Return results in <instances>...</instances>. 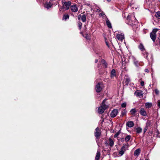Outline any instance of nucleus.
Returning a JSON list of instances; mask_svg holds the SVG:
<instances>
[{
	"label": "nucleus",
	"instance_id": "49",
	"mask_svg": "<svg viewBox=\"0 0 160 160\" xmlns=\"http://www.w3.org/2000/svg\"><path fill=\"white\" fill-rule=\"evenodd\" d=\"M98 62V60L97 59H96L95 60V63H97Z\"/></svg>",
	"mask_w": 160,
	"mask_h": 160
},
{
	"label": "nucleus",
	"instance_id": "26",
	"mask_svg": "<svg viewBox=\"0 0 160 160\" xmlns=\"http://www.w3.org/2000/svg\"><path fill=\"white\" fill-rule=\"evenodd\" d=\"M81 19L82 21L83 22H85L86 21V16L85 15H83L81 17Z\"/></svg>",
	"mask_w": 160,
	"mask_h": 160
},
{
	"label": "nucleus",
	"instance_id": "51",
	"mask_svg": "<svg viewBox=\"0 0 160 160\" xmlns=\"http://www.w3.org/2000/svg\"><path fill=\"white\" fill-rule=\"evenodd\" d=\"M62 8H60L59 10L60 11H61V10H62Z\"/></svg>",
	"mask_w": 160,
	"mask_h": 160
},
{
	"label": "nucleus",
	"instance_id": "55",
	"mask_svg": "<svg viewBox=\"0 0 160 160\" xmlns=\"http://www.w3.org/2000/svg\"><path fill=\"white\" fill-rule=\"evenodd\" d=\"M108 2H110V0H106Z\"/></svg>",
	"mask_w": 160,
	"mask_h": 160
},
{
	"label": "nucleus",
	"instance_id": "7",
	"mask_svg": "<svg viewBox=\"0 0 160 160\" xmlns=\"http://www.w3.org/2000/svg\"><path fill=\"white\" fill-rule=\"evenodd\" d=\"M44 7L47 9H48L51 8L52 6V4L51 3L50 1H46L43 3Z\"/></svg>",
	"mask_w": 160,
	"mask_h": 160
},
{
	"label": "nucleus",
	"instance_id": "25",
	"mask_svg": "<svg viewBox=\"0 0 160 160\" xmlns=\"http://www.w3.org/2000/svg\"><path fill=\"white\" fill-rule=\"evenodd\" d=\"M109 145L111 147H112L114 144V142L111 138L109 139Z\"/></svg>",
	"mask_w": 160,
	"mask_h": 160
},
{
	"label": "nucleus",
	"instance_id": "3",
	"mask_svg": "<svg viewBox=\"0 0 160 160\" xmlns=\"http://www.w3.org/2000/svg\"><path fill=\"white\" fill-rule=\"evenodd\" d=\"M102 89V84L101 82H98L96 85L95 90L97 92H100Z\"/></svg>",
	"mask_w": 160,
	"mask_h": 160
},
{
	"label": "nucleus",
	"instance_id": "8",
	"mask_svg": "<svg viewBox=\"0 0 160 160\" xmlns=\"http://www.w3.org/2000/svg\"><path fill=\"white\" fill-rule=\"evenodd\" d=\"M116 37L118 40H123L125 39L124 34L122 33L118 34L116 35Z\"/></svg>",
	"mask_w": 160,
	"mask_h": 160
},
{
	"label": "nucleus",
	"instance_id": "2",
	"mask_svg": "<svg viewBox=\"0 0 160 160\" xmlns=\"http://www.w3.org/2000/svg\"><path fill=\"white\" fill-rule=\"evenodd\" d=\"M159 30V29L157 28H154L152 32L150 33V37L152 40H155L156 38V33Z\"/></svg>",
	"mask_w": 160,
	"mask_h": 160
},
{
	"label": "nucleus",
	"instance_id": "30",
	"mask_svg": "<svg viewBox=\"0 0 160 160\" xmlns=\"http://www.w3.org/2000/svg\"><path fill=\"white\" fill-rule=\"evenodd\" d=\"M155 133H156V135L158 137L160 138V133L159 132V131L158 129H156L154 131Z\"/></svg>",
	"mask_w": 160,
	"mask_h": 160
},
{
	"label": "nucleus",
	"instance_id": "42",
	"mask_svg": "<svg viewBox=\"0 0 160 160\" xmlns=\"http://www.w3.org/2000/svg\"><path fill=\"white\" fill-rule=\"evenodd\" d=\"M96 11L97 12H101V9H100V8H98V9H97Z\"/></svg>",
	"mask_w": 160,
	"mask_h": 160
},
{
	"label": "nucleus",
	"instance_id": "19",
	"mask_svg": "<svg viewBox=\"0 0 160 160\" xmlns=\"http://www.w3.org/2000/svg\"><path fill=\"white\" fill-rule=\"evenodd\" d=\"M104 109L101 106L99 107L98 109V112L101 114L103 113L104 112Z\"/></svg>",
	"mask_w": 160,
	"mask_h": 160
},
{
	"label": "nucleus",
	"instance_id": "5",
	"mask_svg": "<svg viewBox=\"0 0 160 160\" xmlns=\"http://www.w3.org/2000/svg\"><path fill=\"white\" fill-rule=\"evenodd\" d=\"M95 136L97 139H99V137L101 136V133L100 128H97L95 130Z\"/></svg>",
	"mask_w": 160,
	"mask_h": 160
},
{
	"label": "nucleus",
	"instance_id": "50",
	"mask_svg": "<svg viewBox=\"0 0 160 160\" xmlns=\"http://www.w3.org/2000/svg\"><path fill=\"white\" fill-rule=\"evenodd\" d=\"M81 24H82L81 23H80L79 24V27H81Z\"/></svg>",
	"mask_w": 160,
	"mask_h": 160
},
{
	"label": "nucleus",
	"instance_id": "56",
	"mask_svg": "<svg viewBox=\"0 0 160 160\" xmlns=\"http://www.w3.org/2000/svg\"><path fill=\"white\" fill-rule=\"evenodd\" d=\"M145 160H148V159H145Z\"/></svg>",
	"mask_w": 160,
	"mask_h": 160
},
{
	"label": "nucleus",
	"instance_id": "12",
	"mask_svg": "<svg viewBox=\"0 0 160 160\" xmlns=\"http://www.w3.org/2000/svg\"><path fill=\"white\" fill-rule=\"evenodd\" d=\"M141 115L145 117L148 116V114L147 112L143 108L141 109Z\"/></svg>",
	"mask_w": 160,
	"mask_h": 160
},
{
	"label": "nucleus",
	"instance_id": "46",
	"mask_svg": "<svg viewBox=\"0 0 160 160\" xmlns=\"http://www.w3.org/2000/svg\"><path fill=\"white\" fill-rule=\"evenodd\" d=\"M145 71L147 72H149V70L147 68H146L145 69Z\"/></svg>",
	"mask_w": 160,
	"mask_h": 160
},
{
	"label": "nucleus",
	"instance_id": "4",
	"mask_svg": "<svg viewBox=\"0 0 160 160\" xmlns=\"http://www.w3.org/2000/svg\"><path fill=\"white\" fill-rule=\"evenodd\" d=\"M62 4L63 5V8L65 10H67L69 8L71 3L70 1H68V2H64L63 1L62 2Z\"/></svg>",
	"mask_w": 160,
	"mask_h": 160
},
{
	"label": "nucleus",
	"instance_id": "48",
	"mask_svg": "<svg viewBox=\"0 0 160 160\" xmlns=\"http://www.w3.org/2000/svg\"><path fill=\"white\" fill-rule=\"evenodd\" d=\"M101 64H98V66H97L98 68H100Z\"/></svg>",
	"mask_w": 160,
	"mask_h": 160
},
{
	"label": "nucleus",
	"instance_id": "52",
	"mask_svg": "<svg viewBox=\"0 0 160 160\" xmlns=\"http://www.w3.org/2000/svg\"><path fill=\"white\" fill-rule=\"evenodd\" d=\"M104 122V119H103L101 123H102Z\"/></svg>",
	"mask_w": 160,
	"mask_h": 160
},
{
	"label": "nucleus",
	"instance_id": "39",
	"mask_svg": "<svg viewBox=\"0 0 160 160\" xmlns=\"http://www.w3.org/2000/svg\"><path fill=\"white\" fill-rule=\"evenodd\" d=\"M157 105L158 107L160 108V100H159L158 101Z\"/></svg>",
	"mask_w": 160,
	"mask_h": 160
},
{
	"label": "nucleus",
	"instance_id": "9",
	"mask_svg": "<svg viewBox=\"0 0 160 160\" xmlns=\"http://www.w3.org/2000/svg\"><path fill=\"white\" fill-rule=\"evenodd\" d=\"M118 113V109H114L111 112V116L112 118H114L117 115Z\"/></svg>",
	"mask_w": 160,
	"mask_h": 160
},
{
	"label": "nucleus",
	"instance_id": "24",
	"mask_svg": "<svg viewBox=\"0 0 160 160\" xmlns=\"http://www.w3.org/2000/svg\"><path fill=\"white\" fill-rule=\"evenodd\" d=\"M137 112V110L135 108L132 109L130 111L131 114L134 116H135V113Z\"/></svg>",
	"mask_w": 160,
	"mask_h": 160
},
{
	"label": "nucleus",
	"instance_id": "37",
	"mask_svg": "<svg viewBox=\"0 0 160 160\" xmlns=\"http://www.w3.org/2000/svg\"><path fill=\"white\" fill-rule=\"evenodd\" d=\"M126 106V102H124L121 104V107L122 108H125Z\"/></svg>",
	"mask_w": 160,
	"mask_h": 160
},
{
	"label": "nucleus",
	"instance_id": "23",
	"mask_svg": "<svg viewBox=\"0 0 160 160\" xmlns=\"http://www.w3.org/2000/svg\"><path fill=\"white\" fill-rule=\"evenodd\" d=\"M128 144H124L123 146L122 147L121 149H123V150L125 151L126 149L128 148Z\"/></svg>",
	"mask_w": 160,
	"mask_h": 160
},
{
	"label": "nucleus",
	"instance_id": "47",
	"mask_svg": "<svg viewBox=\"0 0 160 160\" xmlns=\"http://www.w3.org/2000/svg\"><path fill=\"white\" fill-rule=\"evenodd\" d=\"M158 34L160 35L159 37H158V40H160V32H159L158 33Z\"/></svg>",
	"mask_w": 160,
	"mask_h": 160
},
{
	"label": "nucleus",
	"instance_id": "33",
	"mask_svg": "<svg viewBox=\"0 0 160 160\" xmlns=\"http://www.w3.org/2000/svg\"><path fill=\"white\" fill-rule=\"evenodd\" d=\"M127 111L125 110H124L123 111H122V113H121V115L122 116H123L124 115L126 114V113Z\"/></svg>",
	"mask_w": 160,
	"mask_h": 160
},
{
	"label": "nucleus",
	"instance_id": "45",
	"mask_svg": "<svg viewBox=\"0 0 160 160\" xmlns=\"http://www.w3.org/2000/svg\"><path fill=\"white\" fill-rule=\"evenodd\" d=\"M140 93H141V98H142V95H143L142 91H141V90Z\"/></svg>",
	"mask_w": 160,
	"mask_h": 160
},
{
	"label": "nucleus",
	"instance_id": "20",
	"mask_svg": "<svg viewBox=\"0 0 160 160\" xmlns=\"http://www.w3.org/2000/svg\"><path fill=\"white\" fill-rule=\"evenodd\" d=\"M125 83L126 85H128L130 82V80L129 78H125Z\"/></svg>",
	"mask_w": 160,
	"mask_h": 160
},
{
	"label": "nucleus",
	"instance_id": "16",
	"mask_svg": "<svg viewBox=\"0 0 160 160\" xmlns=\"http://www.w3.org/2000/svg\"><path fill=\"white\" fill-rule=\"evenodd\" d=\"M126 125L129 127H132L133 126L134 123L132 121L128 122L127 123Z\"/></svg>",
	"mask_w": 160,
	"mask_h": 160
},
{
	"label": "nucleus",
	"instance_id": "40",
	"mask_svg": "<svg viewBox=\"0 0 160 160\" xmlns=\"http://www.w3.org/2000/svg\"><path fill=\"white\" fill-rule=\"evenodd\" d=\"M144 85V82L143 81H142L141 82V85L143 86Z\"/></svg>",
	"mask_w": 160,
	"mask_h": 160
},
{
	"label": "nucleus",
	"instance_id": "17",
	"mask_svg": "<svg viewBox=\"0 0 160 160\" xmlns=\"http://www.w3.org/2000/svg\"><path fill=\"white\" fill-rule=\"evenodd\" d=\"M116 76V72L114 69H113L111 72V77L113 78Z\"/></svg>",
	"mask_w": 160,
	"mask_h": 160
},
{
	"label": "nucleus",
	"instance_id": "14",
	"mask_svg": "<svg viewBox=\"0 0 160 160\" xmlns=\"http://www.w3.org/2000/svg\"><path fill=\"white\" fill-rule=\"evenodd\" d=\"M140 153V149L138 148L134 152V155L135 157H138Z\"/></svg>",
	"mask_w": 160,
	"mask_h": 160
},
{
	"label": "nucleus",
	"instance_id": "22",
	"mask_svg": "<svg viewBox=\"0 0 160 160\" xmlns=\"http://www.w3.org/2000/svg\"><path fill=\"white\" fill-rule=\"evenodd\" d=\"M105 43L108 47H109V46L110 44H112L113 46V44L112 42H111V41H105Z\"/></svg>",
	"mask_w": 160,
	"mask_h": 160
},
{
	"label": "nucleus",
	"instance_id": "32",
	"mask_svg": "<svg viewBox=\"0 0 160 160\" xmlns=\"http://www.w3.org/2000/svg\"><path fill=\"white\" fill-rule=\"evenodd\" d=\"M130 136L129 135H128L125 138V141L126 142H128L130 139Z\"/></svg>",
	"mask_w": 160,
	"mask_h": 160
},
{
	"label": "nucleus",
	"instance_id": "53",
	"mask_svg": "<svg viewBox=\"0 0 160 160\" xmlns=\"http://www.w3.org/2000/svg\"><path fill=\"white\" fill-rule=\"evenodd\" d=\"M101 69V68H99L98 69V70L99 71H100Z\"/></svg>",
	"mask_w": 160,
	"mask_h": 160
},
{
	"label": "nucleus",
	"instance_id": "10",
	"mask_svg": "<svg viewBox=\"0 0 160 160\" xmlns=\"http://www.w3.org/2000/svg\"><path fill=\"white\" fill-rule=\"evenodd\" d=\"M71 9L72 11L74 12H76L78 10V8L76 5H73L71 6Z\"/></svg>",
	"mask_w": 160,
	"mask_h": 160
},
{
	"label": "nucleus",
	"instance_id": "18",
	"mask_svg": "<svg viewBox=\"0 0 160 160\" xmlns=\"http://www.w3.org/2000/svg\"><path fill=\"white\" fill-rule=\"evenodd\" d=\"M152 106V104L151 102H146L145 104V107L147 108H151Z\"/></svg>",
	"mask_w": 160,
	"mask_h": 160
},
{
	"label": "nucleus",
	"instance_id": "13",
	"mask_svg": "<svg viewBox=\"0 0 160 160\" xmlns=\"http://www.w3.org/2000/svg\"><path fill=\"white\" fill-rule=\"evenodd\" d=\"M100 62L102 64L103 68H106L107 67V64L104 59H102L101 60Z\"/></svg>",
	"mask_w": 160,
	"mask_h": 160
},
{
	"label": "nucleus",
	"instance_id": "6",
	"mask_svg": "<svg viewBox=\"0 0 160 160\" xmlns=\"http://www.w3.org/2000/svg\"><path fill=\"white\" fill-rule=\"evenodd\" d=\"M141 50L142 51V54L143 55L145 58H147L148 56V53L146 52L143 45L141 43Z\"/></svg>",
	"mask_w": 160,
	"mask_h": 160
},
{
	"label": "nucleus",
	"instance_id": "38",
	"mask_svg": "<svg viewBox=\"0 0 160 160\" xmlns=\"http://www.w3.org/2000/svg\"><path fill=\"white\" fill-rule=\"evenodd\" d=\"M119 133H119V132H118L117 133H116V134H115L114 135V138L117 137L119 135Z\"/></svg>",
	"mask_w": 160,
	"mask_h": 160
},
{
	"label": "nucleus",
	"instance_id": "1",
	"mask_svg": "<svg viewBox=\"0 0 160 160\" xmlns=\"http://www.w3.org/2000/svg\"><path fill=\"white\" fill-rule=\"evenodd\" d=\"M127 23L133 28H138V22L136 20V18L133 14H129L127 18Z\"/></svg>",
	"mask_w": 160,
	"mask_h": 160
},
{
	"label": "nucleus",
	"instance_id": "31",
	"mask_svg": "<svg viewBox=\"0 0 160 160\" xmlns=\"http://www.w3.org/2000/svg\"><path fill=\"white\" fill-rule=\"evenodd\" d=\"M135 95L137 97L140 96V92L139 90H137L134 93Z\"/></svg>",
	"mask_w": 160,
	"mask_h": 160
},
{
	"label": "nucleus",
	"instance_id": "44",
	"mask_svg": "<svg viewBox=\"0 0 160 160\" xmlns=\"http://www.w3.org/2000/svg\"><path fill=\"white\" fill-rule=\"evenodd\" d=\"M149 125H150V122H147L146 126L148 127Z\"/></svg>",
	"mask_w": 160,
	"mask_h": 160
},
{
	"label": "nucleus",
	"instance_id": "15",
	"mask_svg": "<svg viewBox=\"0 0 160 160\" xmlns=\"http://www.w3.org/2000/svg\"><path fill=\"white\" fill-rule=\"evenodd\" d=\"M106 19H107L106 22L107 26L108 28H111L112 27L111 22L107 18Z\"/></svg>",
	"mask_w": 160,
	"mask_h": 160
},
{
	"label": "nucleus",
	"instance_id": "41",
	"mask_svg": "<svg viewBox=\"0 0 160 160\" xmlns=\"http://www.w3.org/2000/svg\"><path fill=\"white\" fill-rule=\"evenodd\" d=\"M137 132L138 133H139L140 132V128H137Z\"/></svg>",
	"mask_w": 160,
	"mask_h": 160
},
{
	"label": "nucleus",
	"instance_id": "27",
	"mask_svg": "<svg viewBox=\"0 0 160 160\" xmlns=\"http://www.w3.org/2000/svg\"><path fill=\"white\" fill-rule=\"evenodd\" d=\"M69 18V16L68 14L64 15L62 18L63 20H66Z\"/></svg>",
	"mask_w": 160,
	"mask_h": 160
},
{
	"label": "nucleus",
	"instance_id": "29",
	"mask_svg": "<svg viewBox=\"0 0 160 160\" xmlns=\"http://www.w3.org/2000/svg\"><path fill=\"white\" fill-rule=\"evenodd\" d=\"M155 16L158 19H160V12L158 11L157 12L155 15Z\"/></svg>",
	"mask_w": 160,
	"mask_h": 160
},
{
	"label": "nucleus",
	"instance_id": "28",
	"mask_svg": "<svg viewBox=\"0 0 160 160\" xmlns=\"http://www.w3.org/2000/svg\"><path fill=\"white\" fill-rule=\"evenodd\" d=\"M99 15L100 16L102 17L103 18H107L105 13L103 12L100 13Z\"/></svg>",
	"mask_w": 160,
	"mask_h": 160
},
{
	"label": "nucleus",
	"instance_id": "36",
	"mask_svg": "<svg viewBox=\"0 0 160 160\" xmlns=\"http://www.w3.org/2000/svg\"><path fill=\"white\" fill-rule=\"evenodd\" d=\"M134 63L137 67H138V65H139V63H138L137 61H136L135 60L134 61Z\"/></svg>",
	"mask_w": 160,
	"mask_h": 160
},
{
	"label": "nucleus",
	"instance_id": "54",
	"mask_svg": "<svg viewBox=\"0 0 160 160\" xmlns=\"http://www.w3.org/2000/svg\"><path fill=\"white\" fill-rule=\"evenodd\" d=\"M140 130H141V132L142 130V128H141Z\"/></svg>",
	"mask_w": 160,
	"mask_h": 160
},
{
	"label": "nucleus",
	"instance_id": "43",
	"mask_svg": "<svg viewBox=\"0 0 160 160\" xmlns=\"http://www.w3.org/2000/svg\"><path fill=\"white\" fill-rule=\"evenodd\" d=\"M147 128H148V127L147 126H146L145 128L144 129V133H145L146 132V131L147 129Z\"/></svg>",
	"mask_w": 160,
	"mask_h": 160
},
{
	"label": "nucleus",
	"instance_id": "34",
	"mask_svg": "<svg viewBox=\"0 0 160 160\" xmlns=\"http://www.w3.org/2000/svg\"><path fill=\"white\" fill-rule=\"evenodd\" d=\"M125 151L123 150V149H121V150L119 152V153L121 155H122L123 154Z\"/></svg>",
	"mask_w": 160,
	"mask_h": 160
},
{
	"label": "nucleus",
	"instance_id": "11",
	"mask_svg": "<svg viewBox=\"0 0 160 160\" xmlns=\"http://www.w3.org/2000/svg\"><path fill=\"white\" fill-rule=\"evenodd\" d=\"M106 100V99H104L103 100L102 102V103L101 104V107H102L104 110L108 108V106L105 104V102Z\"/></svg>",
	"mask_w": 160,
	"mask_h": 160
},
{
	"label": "nucleus",
	"instance_id": "57",
	"mask_svg": "<svg viewBox=\"0 0 160 160\" xmlns=\"http://www.w3.org/2000/svg\"><path fill=\"white\" fill-rule=\"evenodd\" d=\"M155 41H154V40H153V41L154 42H155Z\"/></svg>",
	"mask_w": 160,
	"mask_h": 160
},
{
	"label": "nucleus",
	"instance_id": "21",
	"mask_svg": "<svg viewBox=\"0 0 160 160\" xmlns=\"http://www.w3.org/2000/svg\"><path fill=\"white\" fill-rule=\"evenodd\" d=\"M100 153L99 151H97V154L95 157V160H98L100 158Z\"/></svg>",
	"mask_w": 160,
	"mask_h": 160
},
{
	"label": "nucleus",
	"instance_id": "35",
	"mask_svg": "<svg viewBox=\"0 0 160 160\" xmlns=\"http://www.w3.org/2000/svg\"><path fill=\"white\" fill-rule=\"evenodd\" d=\"M154 91H155V92L156 95H159V91L157 89H156Z\"/></svg>",
	"mask_w": 160,
	"mask_h": 160
}]
</instances>
